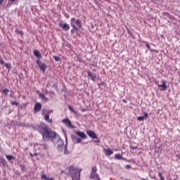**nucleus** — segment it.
<instances>
[{
  "label": "nucleus",
  "instance_id": "obj_51",
  "mask_svg": "<svg viewBox=\"0 0 180 180\" xmlns=\"http://www.w3.org/2000/svg\"><path fill=\"white\" fill-rule=\"evenodd\" d=\"M65 139H66V143H67V136H65Z\"/></svg>",
  "mask_w": 180,
  "mask_h": 180
},
{
  "label": "nucleus",
  "instance_id": "obj_19",
  "mask_svg": "<svg viewBox=\"0 0 180 180\" xmlns=\"http://www.w3.org/2000/svg\"><path fill=\"white\" fill-rule=\"evenodd\" d=\"M130 148L131 150H137V148H139V146L137 144H136V143H132L130 145Z\"/></svg>",
  "mask_w": 180,
  "mask_h": 180
},
{
  "label": "nucleus",
  "instance_id": "obj_39",
  "mask_svg": "<svg viewBox=\"0 0 180 180\" xmlns=\"http://www.w3.org/2000/svg\"><path fill=\"white\" fill-rule=\"evenodd\" d=\"M0 63L2 64V65H5V61H4V60L1 59L0 60Z\"/></svg>",
  "mask_w": 180,
  "mask_h": 180
},
{
  "label": "nucleus",
  "instance_id": "obj_34",
  "mask_svg": "<svg viewBox=\"0 0 180 180\" xmlns=\"http://www.w3.org/2000/svg\"><path fill=\"white\" fill-rule=\"evenodd\" d=\"M137 120H139V122H141V121L144 120V117L139 116L137 117Z\"/></svg>",
  "mask_w": 180,
  "mask_h": 180
},
{
  "label": "nucleus",
  "instance_id": "obj_46",
  "mask_svg": "<svg viewBox=\"0 0 180 180\" xmlns=\"http://www.w3.org/2000/svg\"><path fill=\"white\" fill-rule=\"evenodd\" d=\"M95 143H101V141L100 140H96V141H94Z\"/></svg>",
  "mask_w": 180,
  "mask_h": 180
},
{
  "label": "nucleus",
  "instance_id": "obj_9",
  "mask_svg": "<svg viewBox=\"0 0 180 180\" xmlns=\"http://www.w3.org/2000/svg\"><path fill=\"white\" fill-rule=\"evenodd\" d=\"M71 139H72L74 144H78V143H81V141H82L81 138H79V137H78V136L74 135V134L71 135Z\"/></svg>",
  "mask_w": 180,
  "mask_h": 180
},
{
  "label": "nucleus",
  "instance_id": "obj_38",
  "mask_svg": "<svg viewBox=\"0 0 180 180\" xmlns=\"http://www.w3.org/2000/svg\"><path fill=\"white\" fill-rule=\"evenodd\" d=\"M64 15H65V18H67V19H69V18H70V15H68V13H65Z\"/></svg>",
  "mask_w": 180,
  "mask_h": 180
},
{
  "label": "nucleus",
  "instance_id": "obj_20",
  "mask_svg": "<svg viewBox=\"0 0 180 180\" xmlns=\"http://www.w3.org/2000/svg\"><path fill=\"white\" fill-rule=\"evenodd\" d=\"M163 15L168 18V19H170V20H173L174 19V16L171 15L169 13L165 12L163 13Z\"/></svg>",
  "mask_w": 180,
  "mask_h": 180
},
{
  "label": "nucleus",
  "instance_id": "obj_53",
  "mask_svg": "<svg viewBox=\"0 0 180 180\" xmlns=\"http://www.w3.org/2000/svg\"><path fill=\"white\" fill-rule=\"evenodd\" d=\"M46 86H49V84H46Z\"/></svg>",
  "mask_w": 180,
  "mask_h": 180
},
{
  "label": "nucleus",
  "instance_id": "obj_29",
  "mask_svg": "<svg viewBox=\"0 0 180 180\" xmlns=\"http://www.w3.org/2000/svg\"><path fill=\"white\" fill-rule=\"evenodd\" d=\"M8 92H9V89H4L2 91V94H4V95H8Z\"/></svg>",
  "mask_w": 180,
  "mask_h": 180
},
{
  "label": "nucleus",
  "instance_id": "obj_50",
  "mask_svg": "<svg viewBox=\"0 0 180 180\" xmlns=\"http://www.w3.org/2000/svg\"><path fill=\"white\" fill-rule=\"evenodd\" d=\"M10 96H11V98H12V96H13L12 94H10Z\"/></svg>",
  "mask_w": 180,
  "mask_h": 180
},
{
  "label": "nucleus",
  "instance_id": "obj_40",
  "mask_svg": "<svg viewBox=\"0 0 180 180\" xmlns=\"http://www.w3.org/2000/svg\"><path fill=\"white\" fill-rule=\"evenodd\" d=\"M150 51H153V53H158V51L155 49H150Z\"/></svg>",
  "mask_w": 180,
  "mask_h": 180
},
{
  "label": "nucleus",
  "instance_id": "obj_44",
  "mask_svg": "<svg viewBox=\"0 0 180 180\" xmlns=\"http://www.w3.org/2000/svg\"><path fill=\"white\" fill-rule=\"evenodd\" d=\"M53 86V88H56V89H57V88H58V86H57L56 84H54Z\"/></svg>",
  "mask_w": 180,
  "mask_h": 180
},
{
  "label": "nucleus",
  "instance_id": "obj_4",
  "mask_svg": "<svg viewBox=\"0 0 180 180\" xmlns=\"http://www.w3.org/2000/svg\"><path fill=\"white\" fill-rule=\"evenodd\" d=\"M75 22V24H74V22ZM75 25L77 26H75ZM70 26L72 27V29L71 30V34H74V33H75V32H78V30H79V29H81V27H82V24L81 23V21L79 20V19L76 20L75 21V18H72L70 20Z\"/></svg>",
  "mask_w": 180,
  "mask_h": 180
},
{
  "label": "nucleus",
  "instance_id": "obj_15",
  "mask_svg": "<svg viewBox=\"0 0 180 180\" xmlns=\"http://www.w3.org/2000/svg\"><path fill=\"white\" fill-rule=\"evenodd\" d=\"M103 153H105V155L108 157L113 154V150H112V149L110 148H108V149L103 148Z\"/></svg>",
  "mask_w": 180,
  "mask_h": 180
},
{
  "label": "nucleus",
  "instance_id": "obj_12",
  "mask_svg": "<svg viewBox=\"0 0 180 180\" xmlns=\"http://www.w3.org/2000/svg\"><path fill=\"white\" fill-rule=\"evenodd\" d=\"M86 134L91 137V139H98V136L94 132V131L89 130L86 131Z\"/></svg>",
  "mask_w": 180,
  "mask_h": 180
},
{
  "label": "nucleus",
  "instance_id": "obj_52",
  "mask_svg": "<svg viewBox=\"0 0 180 180\" xmlns=\"http://www.w3.org/2000/svg\"><path fill=\"white\" fill-rule=\"evenodd\" d=\"M46 86H49V84H46Z\"/></svg>",
  "mask_w": 180,
  "mask_h": 180
},
{
  "label": "nucleus",
  "instance_id": "obj_16",
  "mask_svg": "<svg viewBox=\"0 0 180 180\" xmlns=\"http://www.w3.org/2000/svg\"><path fill=\"white\" fill-rule=\"evenodd\" d=\"M39 96L42 101H44V102H49V98H47L44 94L40 93Z\"/></svg>",
  "mask_w": 180,
  "mask_h": 180
},
{
  "label": "nucleus",
  "instance_id": "obj_28",
  "mask_svg": "<svg viewBox=\"0 0 180 180\" xmlns=\"http://www.w3.org/2000/svg\"><path fill=\"white\" fill-rule=\"evenodd\" d=\"M15 33L17 34H20V36H23V31H20V30H15Z\"/></svg>",
  "mask_w": 180,
  "mask_h": 180
},
{
  "label": "nucleus",
  "instance_id": "obj_47",
  "mask_svg": "<svg viewBox=\"0 0 180 180\" xmlns=\"http://www.w3.org/2000/svg\"><path fill=\"white\" fill-rule=\"evenodd\" d=\"M97 85H98V86L99 88H101V84H100V83H98Z\"/></svg>",
  "mask_w": 180,
  "mask_h": 180
},
{
  "label": "nucleus",
  "instance_id": "obj_14",
  "mask_svg": "<svg viewBox=\"0 0 180 180\" xmlns=\"http://www.w3.org/2000/svg\"><path fill=\"white\" fill-rule=\"evenodd\" d=\"M75 134L79 136V137H80L81 139H86V134H85V133L81 131H77L75 132Z\"/></svg>",
  "mask_w": 180,
  "mask_h": 180
},
{
  "label": "nucleus",
  "instance_id": "obj_36",
  "mask_svg": "<svg viewBox=\"0 0 180 180\" xmlns=\"http://www.w3.org/2000/svg\"><path fill=\"white\" fill-rule=\"evenodd\" d=\"M125 168H126V169H131V165H125Z\"/></svg>",
  "mask_w": 180,
  "mask_h": 180
},
{
  "label": "nucleus",
  "instance_id": "obj_45",
  "mask_svg": "<svg viewBox=\"0 0 180 180\" xmlns=\"http://www.w3.org/2000/svg\"><path fill=\"white\" fill-rule=\"evenodd\" d=\"M5 0H0V5H2V4H4Z\"/></svg>",
  "mask_w": 180,
  "mask_h": 180
},
{
  "label": "nucleus",
  "instance_id": "obj_10",
  "mask_svg": "<svg viewBox=\"0 0 180 180\" xmlns=\"http://www.w3.org/2000/svg\"><path fill=\"white\" fill-rule=\"evenodd\" d=\"M59 27L64 30V32H68L70 30V25L68 23H59Z\"/></svg>",
  "mask_w": 180,
  "mask_h": 180
},
{
  "label": "nucleus",
  "instance_id": "obj_49",
  "mask_svg": "<svg viewBox=\"0 0 180 180\" xmlns=\"http://www.w3.org/2000/svg\"><path fill=\"white\" fill-rule=\"evenodd\" d=\"M49 114H50V113H53V110L49 111Z\"/></svg>",
  "mask_w": 180,
  "mask_h": 180
},
{
  "label": "nucleus",
  "instance_id": "obj_25",
  "mask_svg": "<svg viewBox=\"0 0 180 180\" xmlns=\"http://www.w3.org/2000/svg\"><path fill=\"white\" fill-rule=\"evenodd\" d=\"M26 106H27L26 104L24 103V104L20 105L18 110H23V109H26Z\"/></svg>",
  "mask_w": 180,
  "mask_h": 180
},
{
  "label": "nucleus",
  "instance_id": "obj_42",
  "mask_svg": "<svg viewBox=\"0 0 180 180\" xmlns=\"http://www.w3.org/2000/svg\"><path fill=\"white\" fill-rule=\"evenodd\" d=\"M69 109L71 110V112H75V110H74V108H72V107L69 106Z\"/></svg>",
  "mask_w": 180,
  "mask_h": 180
},
{
  "label": "nucleus",
  "instance_id": "obj_31",
  "mask_svg": "<svg viewBox=\"0 0 180 180\" xmlns=\"http://www.w3.org/2000/svg\"><path fill=\"white\" fill-rule=\"evenodd\" d=\"M5 67H6V68H8V70H10V68H12V65H11V63H6Z\"/></svg>",
  "mask_w": 180,
  "mask_h": 180
},
{
  "label": "nucleus",
  "instance_id": "obj_2",
  "mask_svg": "<svg viewBox=\"0 0 180 180\" xmlns=\"http://www.w3.org/2000/svg\"><path fill=\"white\" fill-rule=\"evenodd\" d=\"M34 56L35 57H37L38 58L36 61V63L37 64L39 70H41L42 72H46V70L47 69V65H46V63H43L40 60V58L43 57V56H41V53H40V52L38 50H34Z\"/></svg>",
  "mask_w": 180,
  "mask_h": 180
},
{
  "label": "nucleus",
  "instance_id": "obj_27",
  "mask_svg": "<svg viewBox=\"0 0 180 180\" xmlns=\"http://www.w3.org/2000/svg\"><path fill=\"white\" fill-rule=\"evenodd\" d=\"M144 44H146V47H147V49H148V50H151V46H150V44H148V41H143V42Z\"/></svg>",
  "mask_w": 180,
  "mask_h": 180
},
{
  "label": "nucleus",
  "instance_id": "obj_33",
  "mask_svg": "<svg viewBox=\"0 0 180 180\" xmlns=\"http://www.w3.org/2000/svg\"><path fill=\"white\" fill-rule=\"evenodd\" d=\"M11 105H13V106H19V103H18V102H16V101H12L11 102Z\"/></svg>",
  "mask_w": 180,
  "mask_h": 180
},
{
  "label": "nucleus",
  "instance_id": "obj_30",
  "mask_svg": "<svg viewBox=\"0 0 180 180\" xmlns=\"http://www.w3.org/2000/svg\"><path fill=\"white\" fill-rule=\"evenodd\" d=\"M55 61H61V58L60 56H53Z\"/></svg>",
  "mask_w": 180,
  "mask_h": 180
},
{
  "label": "nucleus",
  "instance_id": "obj_11",
  "mask_svg": "<svg viewBox=\"0 0 180 180\" xmlns=\"http://www.w3.org/2000/svg\"><path fill=\"white\" fill-rule=\"evenodd\" d=\"M40 110H41V103H35V105L34 107V113H37Z\"/></svg>",
  "mask_w": 180,
  "mask_h": 180
},
{
  "label": "nucleus",
  "instance_id": "obj_43",
  "mask_svg": "<svg viewBox=\"0 0 180 180\" xmlns=\"http://www.w3.org/2000/svg\"><path fill=\"white\" fill-rule=\"evenodd\" d=\"M158 176H160V178H162V173H161L160 172H158Z\"/></svg>",
  "mask_w": 180,
  "mask_h": 180
},
{
  "label": "nucleus",
  "instance_id": "obj_32",
  "mask_svg": "<svg viewBox=\"0 0 180 180\" xmlns=\"http://www.w3.org/2000/svg\"><path fill=\"white\" fill-rule=\"evenodd\" d=\"M64 154H65V155L70 154V152H68V150H67V145H65V146Z\"/></svg>",
  "mask_w": 180,
  "mask_h": 180
},
{
  "label": "nucleus",
  "instance_id": "obj_22",
  "mask_svg": "<svg viewBox=\"0 0 180 180\" xmlns=\"http://www.w3.org/2000/svg\"><path fill=\"white\" fill-rule=\"evenodd\" d=\"M0 162L1 164H2V165H4V167H5V165H6V162L5 161V158L0 157Z\"/></svg>",
  "mask_w": 180,
  "mask_h": 180
},
{
  "label": "nucleus",
  "instance_id": "obj_48",
  "mask_svg": "<svg viewBox=\"0 0 180 180\" xmlns=\"http://www.w3.org/2000/svg\"><path fill=\"white\" fill-rule=\"evenodd\" d=\"M160 180H164V176L160 177Z\"/></svg>",
  "mask_w": 180,
  "mask_h": 180
},
{
  "label": "nucleus",
  "instance_id": "obj_13",
  "mask_svg": "<svg viewBox=\"0 0 180 180\" xmlns=\"http://www.w3.org/2000/svg\"><path fill=\"white\" fill-rule=\"evenodd\" d=\"M87 75L89 78H91V81H95V79H96V74L91 71L87 72Z\"/></svg>",
  "mask_w": 180,
  "mask_h": 180
},
{
  "label": "nucleus",
  "instance_id": "obj_23",
  "mask_svg": "<svg viewBox=\"0 0 180 180\" xmlns=\"http://www.w3.org/2000/svg\"><path fill=\"white\" fill-rule=\"evenodd\" d=\"M21 172H25L26 171V167L25 165L20 164V165Z\"/></svg>",
  "mask_w": 180,
  "mask_h": 180
},
{
  "label": "nucleus",
  "instance_id": "obj_37",
  "mask_svg": "<svg viewBox=\"0 0 180 180\" xmlns=\"http://www.w3.org/2000/svg\"><path fill=\"white\" fill-rule=\"evenodd\" d=\"M143 117V119H147V117H148V113L144 112Z\"/></svg>",
  "mask_w": 180,
  "mask_h": 180
},
{
  "label": "nucleus",
  "instance_id": "obj_18",
  "mask_svg": "<svg viewBox=\"0 0 180 180\" xmlns=\"http://www.w3.org/2000/svg\"><path fill=\"white\" fill-rule=\"evenodd\" d=\"M115 160H123L124 161H127L126 158H123V155L119 153L115 155Z\"/></svg>",
  "mask_w": 180,
  "mask_h": 180
},
{
  "label": "nucleus",
  "instance_id": "obj_3",
  "mask_svg": "<svg viewBox=\"0 0 180 180\" xmlns=\"http://www.w3.org/2000/svg\"><path fill=\"white\" fill-rule=\"evenodd\" d=\"M68 174L72 177V180H79L81 178V171L82 169H78L77 168L74 167V166H70L68 167Z\"/></svg>",
  "mask_w": 180,
  "mask_h": 180
},
{
  "label": "nucleus",
  "instance_id": "obj_35",
  "mask_svg": "<svg viewBox=\"0 0 180 180\" xmlns=\"http://www.w3.org/2000/svg\"><path fill=\"white\" fill-rule=\"evenodd\" d=\"M15 1H16V0H8V5H12V4H13V2H15Z\"/></svg>",
  "mask_w": 180,
  "mask_h": 180
},
{
  "label": "nucleus",
  "instance_id": "obj_17",
  "mask_svg": "<svg viewBox=\"0 0 180 180\" xmlns=\"http://www.w3.org/2000/svg\"><path fill=\"white\" fill-rule=\"evenodd\" d=\"M45 121L47 122L48 123H53V120L50 119V113L47 112L45 115Z\"/></svg>",
  "mask_w": 180,
  "mask_h": 180
},
{
  "label": "nucleus",
  "instance_id": "obj_7",
  "mask_svg": "<svg viewBox=\"0 0 180 180\" xmlns=\"http://www.w3.org/2000/svg\"><path fill=\"white\" fill-rule=\"evenodd\" d=\"M161 84H158V82H155L156 85H158V88H161L160 91H167V82L165 79L160 81Z\"/></svg>",
  "mask_w": 180,
  "mask_h": 180
},
{
  "label": "nucleus",
  "instance_id": "obj_6",
  "mask_svg": "<svg viewBox=\"0 0 180 180\" xmlns=\"http://www.w3.org/2000/svg\"><path fill=\"white\" fill-rule=\"evenodd\" d=\"M54 144L57 146V148L60 150V148H63L64 147V141L61 139V137H60L59 135L55 138V142H53Z\"/></svg>",
  "mask_w": 180,
  "mask_h": 180
},
{
  "label": "nucleus",
  "instance_id": "obj_21",
  "mask_svg": "<svg viewBox=\"0 0 180 180\" xmlns=\"http://www.w3.org/2000/svg\"><path fill=\"white\" fill-rule=\"evenodd\" d=\"M18 127H29V124L25 122H20L18 124Z\"/></svg>",
  "mask_w": 180,
  "mask_h": 180
},
{
  "label": "nucleus",
  "instance_id": "obj_8",
  "mask_svg": "<svg viewBox=\"0 0 180 180\" xmlns=\"http://www.w3.org/2000/svg\"><path fill=\"white\" fill-rule=\"evenodd\" d=\"M63 123L65 126H67V127H69V129H75V126H74L72 124V123L71 122V120H70V119L66 118L63 120Z\"/></svg>",
  "mask_w": 180,
  "mask_h": 180
},
{
  "label": "nucleus",
  "instance_id": "obj_5",
  "mask_svg": "<svg viewBox=\"0 0 180 180\" xmlns=\"http://www.w3.org/2000/svg\"><path fill=\"white\" fill-rule=\"evenodd\" d=\"M97 171H98V168L96 167V166H94L92 167L91 172L90 174L91 179L101 180V177H99V174L96 173Z\"/></svg>",
  "mask_w": 180,
  "mask_h": 180
},
{
  "label": "nucleus",
  "instance_id": "obj_1",
  "mask_svg": "<svg viewBox=\"0 0 180 180\" xmlns=\"http://www.w3.org/2000/svg\"><path fill=\"white\" fill-rule=\"evenodd\" d=\"M38 129L39 133L42 134L44 140H51L53 143H56V138L58 135L56 131L51 130L46 123L41 122L39 125Z\"/></svg>",
  "mask_w": 180,
  "mask_h": 180
},
{
  "label": "nucleus",
  "instance_id": "obj_26",
  "mask_svg": "<svg viewBox=\"0 0 180 180\" xmlns=\"http://www.w3.org/2000/svg\"><path fill=\"white\" fill-rule=\"evenodd\" d=\"M127 33L129 34V36H131V37L134 38V34H133V32H131V30L127 29Z\"/></svg>",
  "mask_w": 180,
  "mask_h": 180
},
{
  "label": "nucleus",
  "instance_id": "obj_54",
  "mask_svg": "<svg viewBox=\"0 0 180 180\" xmlns=\"http://www.w3.org/2000/svg\"><path fill=\"white\" fill-rule=\"evenodd\" d=\"M31 157H33V155L30 154Z\"/></svg>",
  "mask_w": 180,
  "mask_h": 180
},
{
  "label": "nucleus",
  "instance_id": "obj_24",
  "mask_svg": "<svg viewBox=\"0 0 180 180\" xmlns=\"http://www.w3.org/2000/svg\"><path fill=\"white\" fill-rule=\"evenodd\" d=\"M6 157L8 161H11V160H15V157H13V155H8Z\"/></svg>",
  "mask_w": 180,
  "mask_h": 180
},
{
  "label": "nucleus",
  "instance_id": "obj_55",
  "mask_svg": "<svg viewBox=\"0 0 180 180\" xmlns=\"http://www.w3.org/2000/svg\"><path fill=\"white\" fill-rule=\"evenodd\" d=\"M34 155H37V153H35Z\"/></svg>",
  "mask_w": 180,
  "mask_h": 180
},
{
  "label": "nucleus",
  "instance_id": "obj_41",
  "mask_svg": "<svg viewBox=\"0 0 180 180\" xmlns=\"http://www.w3.org/2000/svg\"><path fill=\"white\" fill-rule=\"evenodd\" d=\"M77 61H79V63H82V59H81L80 58H77Z\"/></svg>",
  "mask_w": 180,
  "mask_h": 180
}]
</instances>
